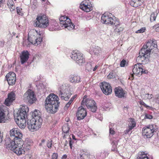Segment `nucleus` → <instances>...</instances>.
<instances>
[{
	"label": "nucleus",
	"instance_id": "39",
	"mask_svg": "<svg viewBox=\"0 0 159 159\" xmlns=\"http://www.w3.org/2000/svg\"><path fill=\"white\" fill-rule=\"evenodd\" d=\"M68 17L66 16H62L59 18V20L60 21V24L62 25V24L65 22L66 18Z\"/></svg>",
	"mask_w": 159,
	"mask_h": 159
},
{
	"label": "nucleus",
	"instance_id": "26",
	"mask_svg": "<svg viewBox=\"0 0 159 159\" xmlns=\"http://www.w3.org/2000/svg\"><path fill=\"white\" fill-rule=\"evenodd\" d=\"M7 5L11 11H13L15 9V7L14 5V2L13 0H8Z\"/></svg>",
	"mask_w": 159,
	"mask_h": 159
},
{
	"label": "nucleus",
	"instance_id": "55",
	"mask_svg": "<svg viewBox=\"0 0 159 159\" xmlns=\"http://www.w3.org/2000/svg\"><path fill=\"white\" fill-rule=\"evenodd\" d=\"M69 145L70 148L71 149L72 148V140L71 138H69Z\"/></svg>",
	"mask_w": 159,
	"mask_h": 159
},
{
	"label": "nucleus",
	"instance_id": "18",
	"mask_svg": "<svg viewBox=\"0 0 159 159\" xmlns=\"http://www.w3.org/2000/svg\"><path fill=\"white\" fill-rule=\"evenodd\" d=\"M30 53L27 51H24L21 52L20 57L21 64H23L26 62L29 58Z\"/></svg>",
	"mask_w": 159,
	"mask_h": 159
},
{
	"label": "nucleus",
	"instance_id": "49",
	"mask_svg": "<svg viewBox=\"0 0 159 159\" xmlns=\"http://www.w3.org/2000/svg\"><path fill=\"white\" fill-rule=\"evenodd\" d=\"M109 127L110 134L112 135L114 134H115V132L113 130V129L111 127L110 125H109Z\"/></svg>",
	"mask_w": 159,
	"mask_h": 159
},
{
	"label": "nucleus",
	"instance_id": "50",
	"mask_svg": "<svg viewBox=\"0 0 159 159\" xmlns=\"http://www.w3.org/2000/svg\"><path fill=\"white\" fill-rule=\"evenodd\" d=\"M155 102L159 104V94L157 95L156 96Z\"/></svg>",
	"mask_w": 159,
	"mask_h": 159
},
{
	"label": "nucleus",
	"instance_id": "48",
	"mask_svg": "<svg viewBox=\"0 0 159 159\" xmlns=\"http://www.w3.org/2000/svg\"><path fill=\"white\" fill-rule=\"evenodd\" d=\"M71 103L72 102L69 101V102L66 104V106H65L64 107V109H67L68 108L70 107V105L71 104Z\"/></svg>",
	"mask_w": 159,
	"mask_h": 159
},
{
	"label": "nucleus",
	"instance_id": "4",
	"mask_svg": "<svg viewBox=\"0 0 159 159\" xmlns=\"http://www.w3.org/2000/svg\"><path fill=\"white\" fill-rule=\"evenodd\" d=\"M32 144V142L30 139H26L25 143L23 142L22 145L21 147L16 146L14 148L13 151L18 155L25 154V151L29 150L30 146Z\"/></svg>",
	"mask_w": 159,
	"mask_h": 159
},
{
	"label": "nucleus",
	"instance_id": "17",
	"mask_svg": "<svg viewBox=\"0 0 159 159\" xmlns=\"http://www.w3.org/2000/svg\"><path fill=\"white\" fill-rule=\"evenodd\" d=\"M25 116H26V112L25 107L20 108L15 115L16 118H25Z\"/></svg>",
	"mask_w": 159,
	"mask_h": 159
},
{
	"label": "nucleus",
	"instance_id": "7",
	"mask_svg": "<svg viewBox=\"0 0 159 159\" xmlns=\"http://www.w3.org/2000/svg\"><path fill=\"white\" fill-rule=\"evenodd\" d=\"M157 130V129L155 125H149L143 128L142 134L145 138H150L153 135L154 133Z\"/></svg>",
	"mask_w": 159,
	"mask_h": 159
},
{
	"label": "nucleus",
	"instance_id": "52",
	"mask_svg": "<svg viewBox=\"0 0 159 159\" xmlns=\"http://www.w3.org/2000/svg\"><path fill=\"white\" fill-rule=\"evenodd\" d=\"M156 31L159 32V24H157L155 25Z\"/></svg>",
	"mask_w": 159,
	"mask_h": 159
},
{
	"label": "nucleus",
	"instance_id": "47",
	"mask_svg": "<svg viewBox=\"0 0 159 159\" xmlns=\"http://www.w3.org/2000/svg\"><path fill=\"white\" fill-rule=\"evenodd\" d=\"M132 127H128V128L124 131L125 134H128L129 132L132 129Z\"/></svg>",
	"mask_w": 159,
	"mask_h": 159
},
{
	"label": "nucleus",
	"instance_id": "16",
	"mask_svg": "<svg viewBox=\"0 0 159 159\" xmlns=\"http://www.w3.org/2000/svg\"><path fill=\"white\" fill-rule=\"evenodd\" d=\"M42 38L39 37L38 38H36L34 35L31 37H28V40L29 43L35 46L39 44L42 41Z\"/></svg>",
	"mask_w": 159,
	"mask_h": 159
},
{
	"label": "nucleus",
	"instance_id": "43",
	"mask_svg": "<svg viewBox=\"0 0 159 159\" xmlns=\"http://www.w3.org/2000/svg\"><path fill=\"white\" fill-rule=\"evenodd\" d=\"M17 13L20 15L22 16L23 14L22 12V9L20 7H17L16 8Z\"/></svg>",
	"mask_w": 159,
	"mask_h": 159
},
{
	"label": "nucleus",
	"instance_id": "1",
	"mask_svg": "<svg viewBox=\"0 0 159 159\" xmlns=\"http://www.w3.org/2000/svg\"><path fill=\"white\" fill-rule=\"evenodd\" d=\"M151 51L157 52V45L156 40H149L146 45H144L140 50L139 56L137 57L136 61L141 63H139L134 66L132 71L134 74L139 77L141 75L143 69L141 67L142 64H145L149 62V55Z\"/></svg>",
	"mask_w": 159,
	"mask_h": 159
},
{
	"label": "nucleus",
	"instance_id": "53",
	"mask_svg": "<svg viewBox=\"0 0 159 159\" xmlns=\"http://www.w3.org/2000/svg\"><path fill=\"white\" fill-rule=\"evenodd\" d=\"M52 143L51 141H50L47 144V147L49 148H51L52 147Z\"/></svg>",
	"mask_w": 159,
	"mask_h": 159
},
{
	"label": "nucleus",
	"instance_id": "13",
	"mask_svg": "<svg viewBox=\"0 0 159 159\" xmlns=\"http://www.w3.org/2000/svg\"><path fill=\"white\" fill-rule=\"evenodd\" d=\"M6 78L9 85H13L15 84L16 80V75L14 72H10L8 73L6 76Z\"/></svg>",
	"mask_w": 159,
	"mask_h": 159
},
{
	"label": "nucleus",
	"instance_id": "62",
	"mask_svg": "<svg viewBox=\"0 0 159 159\" xmlns=\"http://www.w3.org/2000/svg\"><path fill=\"white\" fill-rule=\"evenodd\" d=\"M2 141V137L0 135V143H1Z\"/></svg>",
	"mask_w": 159,
	"mask_h": 159
},
{
	"label": "nucleus",
	"instance_id": "57",
	"mask_svg": "<svg viewBox=\"0 0 159 159\" xmlns=\"http://www.w3.org/2000/svg\"><path fill=\"white\" fill-rule=\"evenodd\" d=\"M148 73V71L146 70L143 69V72H141L142 75V74H147Z\"/></svg>",
	"mask_w": 159,
	"mask_h": 159
},
{
	"label": "nucleus",
	"instance_id": "30",
	"mask_svg": "<svg viewBox=\"0 0 159 159\" xmlns=\"http://www.w3.org/2000/svg\"><path fill=\"white\" fill-rule=\"evenodd\" d=\"M70 128L68 124H65L62 128V130L63 132L65 133H68Z\"/></svg>",
	"mask_w": 159,
	"mask_h": 159
},
{
	"label": "nucleus",
	"instance_id": "58",
	"mask_svg": "<svg viewBox=\"0 0 159 159\" xmlns=\"http://www.w3.org/2000/svg\"><path fill=\"white\" fill-rule=\"evenodd\" d=\"M67 157V156L65 154V155H63L62 157H61V159H66Z\"/></svg>",
	"mask_w": 159,
	"mask_h": 159
},
{
	"label": "nucleus",
	"instance_id": "15",
	"mask_svg": "<svg viewBox=\"0 0 159 159\" xmlns=\"http://www.w3.org/2000/svg\"><path fill=\"white\" fill-rule=\"evenodd\" d=\"M115 95L119 98H126V92L122 88L120 87L116 88L114 89Z\"/></svg>",
	"mask_w": 159,
	"mask_h": 159
},
{
	"label": "nucleus",
	"instance_id": "29",
	"mask_svg": "<svg viewBox=\"0 0 159 159\" xmlns=\"http://www.w3.org/2000/svg\"><path fill=\"white\" fill-rule=\"evenodd\" d=\"M129 120V121H130V123L129 126L132 127V129H133L135 126L136 125L135 120L133 118H130Z\"/></svg>",
	"mask_w": 159,
	"mask_h": 159
},
{
	"label": "nucleus",
	"instance_id": "19",
	"mask_svg": "<svg viewBox=\"0 0 159 159\" xmlns=\"http://www.w3.org/2000/svg\"><path fill=\"white\" fill-rule=\"evenodd\" d=\"M62 25L68 30H72L75 28V25L71 23L70 20L68 17L66 18L65 22Z\"/></svg>",
	"mask_w": 159,
	"mask_h": 159
},
{
	"label": "nucleus",
	"instance_id": "2",
	"mask_svg": "<svg viewBox=\"0 0 159 159\" xmlns=\"http://www.w3.org/2000/svg\"><path fill=\"white\" fill-rule=\"evenodd\" d=\"M10 138H7L5 140V144L7 148L13 150L16 146L22 145L23 141L21 139L22 134L18 129L13 128L10 132Z\"/></svg>",
	"mask_w": 159,
	"mask_h": 159
},
{
	"label": "nucleus",
	"instance_id": "32",
	"mask_svg": "<svg viewBox=\"0 0 159 159\" xmlns=\"http://www.w3.org/2000/svg\"><path fill=\"white\" fill-rule=\"evenodd\" d=\"M101 51V48L98 46L95 47L93 50L94 54L98 55Z\"/></svg>",
	"mask_w": 159,
	"mask_h": 159
},
{
	"label": "nucleus",
	"instance_id": "5",
	"mask_svg": "<svg viewBox=\"0 0 159 159\" xmlns=\"http://www.w3.org/2000/svg\"><path fill=\"white\" fill-rule=\"evenodd\" d=\"M34 118H31L27 121L28 127L30 131H34L38 130L41 127L43 120L41 118H40L39 120H36Z\"/></svg>",
	"mask_w": 159,
	"mask_h": 159
},
{
	"label": "nucleus",
	"instance_id": "22",
	"mask_svg": "<svg viewBox=\"0 0 159 159\" xmlns=\"http://www.w3.org/2000/svg\"><path fill=\"white\" fill-rule=\"evenodd\" d=\"M70 80L71 83H76L80 81V78L78 75H71L70 76Z\"/></svg>",
	"mask_w": 159,
	"mask_h": 159
},
{
	"label": "nucleus",
	"instance_id": "64",
	"mask_svg": "<svg viewBox=\"0 0 159 159\" xmlns=\"http://www.w3.org/2000/svg\"><path fill=\"white\" fill-rule=\"evenodd\" d=\"M149 94H146L145 95V97L147 98V97H149Z\"/></svg>",
	"mask_w": 159,
	"mask_h": 159
},
{
	"label": "nucleus",
	"instance_id": "14",
	"mask_svg": "<svg viewBox=\"0 0 159 159\" xmlns=\"http://www.w3.org/2000/svg\"><path fill=\"white\" fill-rule=\"evenodd\" d=\"M81 9L86 12H89L92 10V7L89 1L82 2L80 6Z\"/></svg>",
	"mask_w": 159,
	"mask_h": 159
},
{
	"label": "nucleus",
	"instance_id": "23",
	"mask_svg": "<svg viewBox=\"0 0 159 159\" xmlns=\"http://www.w3.org/2000/svg\"><path fill=\"white\" fill-rule=\"evenodd\" d=\"M40 111L38 110H35L34 112H32L31 113L32 118H34L36 119V120H39V119L40 118H41L40 117Z\"/></svg>",
	"mask_w": 159,
	"mask_h": 159
},
{
	"label": "nucleus",
	"instance_id": "38",
	"mask_svg": "<svg viewBox=\"0 0 159 159\" xmlns=\"http://www.w3.org/2000/svg\"><path fill=\"white\" fill-rule=\"evenodd\" d=\"M123 28L122 26L121 25L120 26H117L114 30V32H115L119 33L123 31Z\"/></svg>",
	"mask_w": 159,
	"mask_h": 159
},
{
	"label": "nucleus",
	"instance_id": "40",
	"mask_svg": "<svg viewBox=\"0 0 159 159\" xmlns=\"http://www.w3.org/2000/svg\"><path fill=\"white\" fill-rule=\"evenodd\" d=\"M126 64V61L125 59L122 60L120 62V66L121 67H124Z\"/></svg>",
	"mask_w": 159,
	"mask_h": 159
},
{
	"label": "nucleus",
	"instance_id": "27",
	"mask_svg": "<svg viewBox=\"0 0 159 159\" xmlns=\"http://www.w3.org/2000/svg\"><path fill=\"white\" fill-rule=\"evenodd\" d=\"M81 53V52L78 51H74L72 52V54L70 56L71 58L74 60H75L78 57V55Z\"/></svg>",
	"mask_w": 159,
	"mask_h": 159
},
{
	"label": "nucleus",
	"instance_id": "41",
	"mask_svg": "<svg viewBox=\"0 0 159 159\" xmlns=\"http://www.w3.org/2000/svg\"><path fill=\"white\" fill-rule=\"evenodd\" d=\"M146 30V28L145 27H142L139 30H138L135 32V33H143L145 32Z\"/></svg>",
	"mask_w": 159,
	"mask_h": 159
},
{
	"label": "nucleus",
	"instance_id": "31",
	"mask_svg": "<svg viewBox=\"0 0 159 159\" xmlns=\"http://www.w3.org/2000/svg\"><path fill=\"white\" fill-rule=\"evenodd\" d=\"M136 159H149V158L144 152H141L140 154H139Z\"/></svg>",
	"mask_w": 159,
	"mask_h": 159
},
{
	"label": "nucleus",
	"instance_id": "9",
	"mask_svg": "<svg viewBox=\"0 0 159 159\" xmlns=\"http://www.w3.org/2000/svg\"><path fill=\"white\" fill-rule=\"evenodd\" d=\"M23 97L24 102L30 104L34 103L36 100L34 92L30 89L25 93Z\"/></svg>",
	"mask_w": 159,
	"mask_h": 159
},
{
	"label": "nucleus",
	"instance_id": "42",
	"mask_svg": "<svg viewBox=\"0 0 159 159\" xmlns=\"http://www.w3.org/2000/svg\"><path fill=\"white\" fill-rule=\"evenodd\" d=\"M140 103L141 105L144 106L145 107H146L148 109H152L153 108L152 107H149L144 102H143V101H140Z\"/></svg>",
	"mask_w": 159,
	"mask_h": 159
},
{
	"label": "nucleus",
	"instance_id": "44",
	"mask_svg": "<svg viewBox=\"0 0 159 159\" xmlns=\"http://www.w3.org/2000/svg\"><path fill=\"white\" fill-rule=\"evenodd\" d=\"M111 144L114 148H116L118 144V141L115 140H113L111 143Z\"/></svg>",
	"mask_w": 159,
	"mask_h": 159
},
{
	"label": "nucleus",
	"instance_id": "24",
	"mask_svg": "<svg viewBox=\"0 0 159 159\" xmlns=\"http://www.w3.org/2000/svg\"><path fill=\"white\" fill-rule=\"evenodd\" d=\"M5 115L3 111V110L0 109V123H5L7 120L5 119Z\"/></svg>",
	"mask_w": 159,
	"mask_h": 159
},
{
	"label": "nucleus",
	"instance_id": "6",
	"mask_svg": "<svg viewBox=\"0 0 159 159\" xmlns=\"http://www.w3.org/2000/svg\"><path fill=\"white\" fill-rule=\"evenodd\" d=\"M81 104L82 106L85 105L88 109L93 112H95L97 109L95 101L92 99L86 98V96L84 97Z\"/></svg>",
	"mask_w": 159,
	"mask_h": 159
},
{
	"label": "nucleus",
	"instance_id": "33",
	"mask_svg": "<svg viewBox=\"0 0 159 159\" xmlns=\"http://www.w3.org/2000/svg\"><path fill=\"white\" fill-rule=\"evenodd\" d=\"M16 94L13 92H11L8 95V98L11 99L13 101L15 99Z\"/></svg>",
	"mask_w": 159,
	"mask_h": 159
},
{
	"label": "nucleus",
	"instance_id": "36",
	"mask_svg": "<svg viewBox=\"0 0 159 159\" xmlns=\"http://www.w3.org/2000/svg\"><path fill=\"white\" fill-rule=\"evenodd\" d=\"M12 102L13 101H12L11 99L7 98L5 100L4 103L7 106H9L11 104Z\"/></svg>",
	"mask_w": 159,
	"mask_h": 159
},
{
	"label": "nucleus",
	"instance_id": "34",
	"mask_svg": "<svg viewBox=\"0 0 159 159\" xmlns=\"http://www.w3.org/2000/svg\"><path fill=\"white\" fill-rule=\"evenodd\" d=\"M111 25H112L114 27H117V26H119L121 25V24H120L119 21L116 19L115 20H114V21H113V24H111Z\"/></svg>",
	"mask_w": 159,
	"mask_h": 159
},
{
	"label": "nucleus",
	"instance_id": "10",
	"mask_svg": "<svg viewBox=\"0 0 159 159\" xmlns=\"http://www.w3.org/2000/svg\"><path fill=\"white\" fill-rule=\"evenodd\" d=\"M110 14L111 13L109 12H106L103 14L101 16V22L109 25L113 24L114 19L109 16Z\"/></svg>",
	"mask_w": 159,
	"mask_h": 159
},
{
	"label": "nucleus",
	"instance_id": "46",
	"mask_svg": "<svg viewBox=\"0 0 159 159\" xmlns=\"http://www.w3.org/2000/svg\"><path fill=\"white\" fill-rule=\"evenodd\" d=\"M52 159H57L58 155L57 153H54L52 155Z\"/></svg>",
	"mask_w": 159,
	"mask_h": 159
},
{
	"label": "nucleus",
	"instance_id": "28",
	"mask_svg": "<svg viewBox=\"0 0 159 159\" xmlns=\"http://www.w3.org/2000/svg\"><path fill=\"white\" fill-rule=\"evenodd\" d=\"M59 96L62 99H64L65 101H67L69 99V98L66 97L67 94L65 93H63L61 91L59 92Z\"/></svg>",
	"mask_w": 159,
	"mask_h": 159
},
{
	"label": "nucleus",
	"instance_id": "8",
	"mask_svg": "<svg viewBox=\"0 0 159 159\" xmlns=\"http://www.w3.org/2000/svg\"><path fill=\"white\" fill-rule=\"evenodd\" d=\"M34 23V25L41 28H44L48 25V20L46 16L41 14L38 16Z\"/></svg>",
	"mask_w": 159,
	"mask_h": 159
},
{
	"label": "nucleus",
	"instance_id": "25",
	"mask_svg": "<svg viewBox=\"0 0 159 159\" xmlns=\"http://www.w3.org/2000/svg\"><path fill=\"white\" fill-rule=\"evenodd\" d=\"M142 0H132L130 2V4L131 6L134 7H137L141 4V3H138L139 2H141Z\"/></svg>",
	"mask_w": 159,
	"mask_h": 159
},
{
	"label": "nucleus",
	"instance_id": "35",
	"mask_svg": "<svg viewBox=\"0 0 159 159\" xmlns=\"http://www.w3.org/2000/svg\"><path fill=\"white\" fill-rule=\"evenodd\" d=\"M93 64L90 63H87L86 66V70L89 71H90L93 68Z\"/></svg>",
	"mask_w": 159,
	"mask_h": 159
},
{
	"label": "nucleus",
	"instance_id": "20",
	"mask_svg": "<svg viewBox=\"0 0 159 159\" xmlns=\"http://www.w3.org/2000/svg\"><path fill=\"white\" fill-rule=\"evenodd\" d=\"M16 122L18 124L20 128L21 129H24L26 126V121L25 118H17L16 119Z\"/></svg>",
	"mask_w": 159,
	"mask_h": 159
},
{
	"label": "nucleus",
	"instance_id": "51",
	"mask_svg": "<svg viewBox=\"0 0 159 159\" xmlns=\"http://www.w3.org/2000/svg\"><path fill=\"white\" fill-rule=\"evenodd\" d=\"M108 78L110 79L113 78L114 77V75L113 73L111 72L109 73V75L107 76Z\"/></svg>",
	"mask_w": 159,
	"mask_h": 159
},
{
	"label": "nucleus",
	"instance_id": "45",
	"mask_svg": "<svg viewBox=\"0 0 159 159\" xmlns=\"http://www.w3.org/2000/svg\"><path fill=\"white\" fill-rule=\"evenodd\" d=\"M144 118H145L151 119L152 118L153 116L152 115L149 114H146Z\"/></svg>",
	"mask_w": 159,
	"mask_h": 159
},
{
	"label": "nucleus",
	"instance_id": "12",
	"mask_svg": "<svg viewBox=\"0 0 159 159\" xmlns=\"http://www.w3.org/2000/svg\"><path fill=\"white\" fill-rule=\"evenodd\" d=\"M100 88L102 92L106 95H108L112 92L111 88L108 83L103 82L102 83V85H100Z\"/></svg>",
	"mask_w": 159,
	"mask_h": 159
},
{
	"label": "nucleus",
	"instance_id": "60",
	"mask_svg": "<svg viewBox=\"0 0 159 159\" xmlns=\"http://www.w3.org/2000/svg\"><path fill=\"white\" fill-rule=\"evenodd\" d=\"M152 94L149 95V97H147V98L148 99H151L152 98Z\"/></svg>",
	"mask_w": 159,
	"mask_h": 159
},
{
	"label": "nucleus",
	"instance_id": "56",
	"mask_svg": "<svg viewBox=\"0 0 159 159\" xmlns=\"http://www.w3.org/2000/svg\"><path fill=\"white\" fill-rule=\"evenodd\" d=\"M4 42L3 41H0V46L2 47L4 46Z\"/></svg>",
	"mask_w": 159,
	"mask_h": 159
},
{
	"label": "nucleus",
	"instance_id": "37",
	"mask_svg": "<svg viewBox=\"0 0 159 159\" xmlns=\"http://www.w3.org/2000/svg\"><path fill=\"white\" fill-rule=\"evenodd\" d=\"M157 16V14L155 13H153L150 16V20L151 22L155 21Z\"/></svg>",
	"mask_w": 159,
	"mask_h": 159
},
{
	"label": "nucleus",
	"instance_id": "59",
	"mask_svg": "<svg viewBox=\"0 0 159 159\" xmlns=\"http://www.w3.org/2000/svg\"><path fill=\"white\" fill-rule=\"evenodd\" d=\"M98 67V66H97V65L96 66H95L94 68L93 69V71H95L96 70V69H97Z\"/></svg>",
	"mask_w": 159,
	"mask_h": 159
},
{
	"label": "nucleus",
	"instance_id": "21",
	"mask_svg": "<svg viewBox=\"0 0 159 159\" xmlns=\"http://www.w3.org/2000/svg\"><path fill=\"white\" fill-rule=\"evenodd\" d=\"M78 57L74 60L75 62L80 65H82L85 62V59L83 56V54L81 53L78 55Z\"/></svg>",
	"mask_w": 159,
	"mask_h": 159
},
{
	"label": "nucleus",
	"instance_id": "54",
	"mask_svg": "<svg viewBox=\"0 0 159 159\" xmlns=\"http://www.w3.org/2000/svg\"><path fill=\"white\" fill-rule=\"evenodd\" d=\"M77 97V95H75L74 96H73L69 100L71 102H72L74 100V99L76 98Z\"/></svg>",
	"mask_w": 159,
	"mask_h": 159
},
{
	"label": "nucleus",
	"instance_id": "63",
	"mask_svg": "<svg viewBox=\"0 0 159 159\" xmlns=\"http://www.w3.org/2000/svg\"><path fill=\"white\" fill-rule=\"evenodd\" d=\"M67 143H68L67 141V140H66L65 141V146H66V145L67 144Z\"/></svg>",
	"mask_w": 159,
	"mask_h": 159
},
{
	"label": "nucleus",
	"instance_id": "61",
	"mask_svg": "<svg viewBox=\"0 0 159 159\" xmlns=\"http://www.w3.org/2000/svg\"><path fill=\"white\" fill-rule=\"evenodd\" d=\"M5 2V0H0V4L4 3Z\"/></svg>",
	"mask_w": 159,
	"mask_h": 159
},
{
	"label": "nucleus",
	"instance_id": "11",
	"mask_svg": "<svg viewBox=\"0 0 159 159\" xmlns=\"http://www.w3.org/2000/svg\"><path fill=\"white\" fill-rule=\"evenodd\" d=\"M87 112L85 109L82 106L79 107L76 112L77 119L79 120L83 119L87 115Z\"/></svg>",
	"mask_w": 159,
	"mask_h": 159
},
{
	"label": "nucleus",
	"instance_id": "3",
	"mask_svg": "<svg viewBox=\"0 0 159 159\" xmlns=\"http://www.w3.org/2000/svg\"><path fill=\"white\" fill-rule=\"evenodd\" d=\"M58 97L54 93H51L46 98L45 102V108L47 111L54 114L58 110L60 102Z\"/></svg>",
	"mask_w": 159,
	"mask_h": 159
}]
</instances>
